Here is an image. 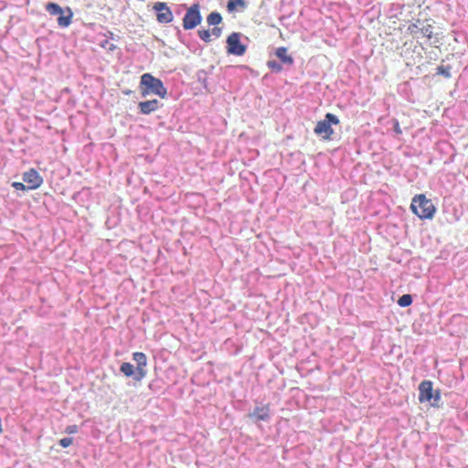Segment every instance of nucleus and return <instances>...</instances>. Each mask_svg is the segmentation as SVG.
I'll use <instances>...</instances> for the list:
<instances>
[{
  "mask_svg": "<svg viewBox=\"0 0 468 468\" xmlns=\"http://www.w3.org/2000/svg\"><path fill=\"white\" fill-rule=\"evenodd\" d=\"M139 89L142 97L154 94L164 99L167 96V90L163 81L151 73H144L141 76Z\"/></svg>",
  "mask_w": 468,
  "mask_h": 468,
  "instance_id": "1",
  "label": "nucleus"
},
{
  "mask_svg": "<svg viewBox=\"0 0 468 468\" xmlns=\"http://www.w3.org/2000/svg\"><path fill=\"white\" fill-rule=\"evenodd\" d=\"M410 210L420 219H431L437 209L431 199L424 194H418L411 200Z\"/></svg>",
  "mask_w": 468,
  "mask_h": 468,
  "instance_id": "2",
  "label": "nucleus"
},
{
  "mask_svg": "<svg viewBox=\"0 0 468 468\" xmlns=\"http://www.w3.org/2000/svg\"><path fill=\"white\" fill-rule=\"evenodd\" d=\"M342 133L339 118L331 112L324 116V140H335Z\"/></svg>",
  "mask_w": 468,
  "mask_h": 468,
  "instance_id": "3",
  "label": "nucleus"
},
{
  "mask_svg": "<svg viewBox=\"0 0 468 468\" xmlns=\"http://www.w3.org/2000/svg\"><path fill=\"white\" fill-rule=\"evenodd\" d=\"M46 10L51 16H58V24L61 27H68L72 21L73 13L69 7L64 11L62 7L54 2H48L45 6Z\"/></svg>",
  "mask_w": 468,
  "mask_h": 468,
  "instance_id": "4",
  "label": "nucleus"
},
{
  "mask_svg": "<svg viewBox=\"0 0 468 468\" xmlns=\"http://www.w3.org/2000/svg\"><path fill=\"white\" fill-rule=\"evenodd\" d=\"M243 35L239 32H232L226 39V51L229 55L243 56L247 46L241 42Z\"/></svg>",
  "mask_w": 468,
  "mask_h": 468,
  "instance_id": "5",
  "label": "nucleus"
},
{
  "mask_svg": "<svg viewBox=\"0 0 468 468\" xmlns=\"http://www.w3.org/2000/svg\"><path fill=\"white\" fill-rule=\"evenodd\" d=\"M182 21V25L185 30L194 29L202 22L200 5L198 3L193 4L186 9Z\"/></svg>",
  "mask_w": 468,
  "mask_h": 468,
  "instance_id": "6",
  "label": "nucleus"
},
{
  "mask_svg": "<svg viewBox=\"0 0 468 468\" xmlns=\"http://www.w3.org/2000/svg\"><path fill=\"white\" fill-rule=\"evenodd\" d=\"M153 10L155 12L156 20L160 24H168L174 19L172 10L165 2H155L153 5Z\"/></svg>",
  "mask_w": 468,
  "mask_h": 468,
  "instance_id": "7",
  "label": "nucleus"
},
{
  "mask_svg": "<svg viewBox=\"0 0 468 468\" xmlns=\"http://www.w3.org/2000/svg\"><path fill=\"white\" fill-rule=\"evenodd\" d=\"M419 401L420 403L431 402L432 399L434 389L433 383L431 380H423L419 385Z\"/></svg>",
  "mask_w": 468,
  "mask_h": 468,
  "instance_id": "8",
  "label": "nucleus"
},
{
  "mask_svg": "<svg viewBox=\"0 0 468 468\" xmlns=\"http://www.w3.org/2000/svg\"><path fill=\"white\" fill-rule=\"evenodd\" d=\"M23 181L27 184L28 190H33L41 186L43 178L37 170L31 168L23 174Z\"/></svg>",
  "mask_w": 468,
  "mask_h": 468,
  "instance_id": "9",
  "label": "nucleus"
},
{
  "mask_svg": "<svg viewBox=\"0 0 468 468\" xmlns=\"http://www.w3.org/2000/svg\"><path fill=\"white\" fill-rule=\"evenodd\" d=\"M133 359L135 361L136 373H137V381L142 380L147 374V370L145 367L147 365V357L146 355L143 352H135L133 354Z\"/></svg>",
  "mask_w": 468,
  "mask_h": 468,
  "instance_id": "10",
  "label": "nucleus"
},
{
  "mask_svg": "<svg viewBox=\"0 0 468 468\" xmlns=\"http://www.w3.org/2000/svg\"><path fill=\"white\" fill-rule=\"evenodd\" d=\"M248 417L255 423L259 420L269 421L271 418L269 405L256 407L251 412L248 414Z\"/></svg>",
  "mask_w": 468,
  "mask_h": 468,
  "instance_id": "11",
  "label": "nucleus"
},
{
  "mask_svg": "<svg viewBox=\"0 0 468 468\" xmlns=\"http://www.w3.org/2000/svg\"><path fill=\"white\" fill-rule=\"evenodd\" d=\"M163 104L156 99L140 101L138 103V109L140 113L148 115L162 107Z\"/></svg>",
  "mask_w": 468,
  "mask_h": 468,
  "instance_id": "12",
  "label": "nucleus"
},
{
  "mask_svg": "<svg viewBox=\"0 0 468 468\" xmlns=\"http://www.w3.org/2000/svg\"><path fill=\"white\" fill-rule=\"evenodd\" d=\"M275 56L285 65H292L293 63L292 57L287 54V48L284 47L276 48Z\"/></svg>",
  "mask_w": 468,
  "mask_h": 468,
  "instance_id": "13",
  "label": "nucleus"
},
{
  "mask_svg": "<svg viewBox=\"0 0 468 468\" xmlns=\"http://www.w3.org/2000/svg\"><path fill=\"white\" fill-rule=\"evenodd\" d=\"M120 371L125 377H133L137 381L136 368L129 362H122L120 366Z\"/></svg>",
  "mask_w": 468,
  "mask_h": 468,
  "instance_id": "14",
  "label": "nucleus"
},
{
  "mask_svg": "<svg viewBox=\"0 0 468 468\" xmlns=\"http://www.w3.org/2000/svg\"><path fill=\"white\" fill-rule=\"evenodd\" d=\"M207 22L208 26H218L222 22V16L218 11H213L207 16Z\"/></svg>",
  "mask_w": 468,
  "mask_h": 468,
  "instance_id": "15",
  "label": "nucleus"
},
{
  "mask_svg": "<svg viewBox=\"0 0 468 468\" xmlns=\"http://www.w3.org/2000/svg\"><path fill=\"white\" fill-rule=\"evenodd\" d=\"M238 6L245 8L246 2L244 0H229L227 3V9L229 13L234 12Z\"/></svg>",
  "mask_w": 468,
  "mask_h": 468,
  "instance_id": "16",
  "label": "nucleus"
},
{
  "mask_svg": "<svg viewBox=\"0 0 468 468\" xmlns=\"http://www.w3.org/2000/svg\"><path fill=\"white\" fill-rule=\"evenodd\" d=\"M412 302H413L412 295L409 294V293H405L399 297L397 303L400 307H408V306L411 305Z\"/></svg>",
  "mask_w": 468,
  "mask_h": 468,
  "instance_id": "17",
  "label": "nucleus"
},
{
  "mask_svg": "<svg viewBox=\"0 0 468 468\" xmlns=\"http://www.w3.org/2000/svg\"><path fill=\"white\" fill-rule=\"evenodd\" d=\"M452 66L451 65H441L437 68V74L441 75L446 79L452 78L451 74Z\"/></svg>",
  "mask_w": 468,
  "mask_h": 468,
  "instance_id": "18",
  "label": "nucleus"
},
{
  "mask_svg": "<svg viewBox=\"0 0 468 468\" xmlns=\"http://www.w3.org/2000/svg\"><path fill=\"white\" fill-rule=\"evenodd\" d=\"M197 80L207 89V73L204 69H200L196 74Z\"/></svg>",
  "mask_w": 468,
  "mask_h": 468,
  "instance_id": "19",
  "label": "nucleus"
},
{
  "mask_svg": "<svg viewBox=\"0 0 468 468\" xmlns=\"http://www.w3.org/2000/svg\"><path fill=\"white\" fill-rule=\"evenodd\" d=\"M197 35L206 43H209L211 41V33L208 29H199L197 31Z\"/></svg>",
  "mask_w": 468,
  "mask_h": 468,
  "instance_id": "20",
  "label": "nucleus"
},
{
  "mask_svg": "<svg viewBox=\"0 0 468 468\" xmlns=\"http://www.w3.org/2000/svg\"><path fill=\"white\" fill-rule=\"evenodd\" d=\"M434 397H432L431 401L430 402L432 407L439 408L441 406V390L440 389H434Z\"/></svg>",
  "mask_w": 468,
  "mask_h": 468,
  "instance_id": "21",
  "label": "nucleus"
},
{
  "mask_svg": "<svg viewBox=\"0 0 468 468\" xmlns=\"http://www.w3.org/2000/svg\"><path fill=\"white\" fill-rule=\"evenodd\" d=\"M267 65L273 72L276 73L281 72L282 69L281 63L276 60H269Z\"/></svg>",
  "mask_w": 468,
  "mask_h": 468,
  "instance_id": "22",
  "label": "nucleus"
},
{
  "mask_svg": "<svg viewBox=\"0 0 468 468\" xmlns=\"http://www.w3.org/2000/svg\"><path fill=\"white\" fill-rule=\"evenodd\" d=\"M420 33L427 38L431 39L433 36L432 26L431 25L422 26L420 28Z\"/></svg>",
  "mask_w": 468,
  "mask_h": 468,
  "instance_id": "23",
  "label": "nucleus"
},
{
  "mask_svg": "<svg viewBox=\"0 0 468 468\" xmlns=\"http://www.w3.org/2000/svg\"><path fill=\"white\" fill-rule=\"evenodd\" d=\"M420 24V21L418 20L417 23H413V24H410L408 27L409 31L412 34V35H415L417 34L418 32H420V28L421 27H420L419 25Z\"/></svg>",
  "mask_w": 468,
  "mask_h": 468,
  "instance_id": "24",
  "label": "nucleus"
},
{
  "mask_svg": "<svg viewBox=\"0 0 468 468\" xmlns=\"http://www.w3.org/2000/svg\"><path fill=\"white\" fill-rule=\"evenodd\" d=\"M72 442L73 439L71 437H64L58 441V444L63 448L69 447Z\"/></svg>",
  "mask_w": 468,
  "mask_h": 468,
  "instance_id": "25",
  "label": "nucleus"
},
{
  "mask_svg": "<svg viewBox=\"0 0 468 468\" xmlns=\"http://www.w3.org/2000/svg\"><path fill=\"white\" fill-rule=\"evenodd\" d=\"M79 431V427L77 425H69L65 429V432L68 434L77 433Z\"/></svg>",
  "mask_w": 468,
  "mask_h": 468,
  "instance_id": "26",
  "label": "nucleus"
},
{
  "mask_svg": "<svg viewBox=\"0 0 468 468\" xmlns=\"http://www.w3.org/2000/svg\"><path fill=\"white\" fill-rule=\"evenodd\" d=\"M12 186L16 190H28L27 186H25L21 182H14L12 183Z\"/></svg>",
  "mask_w": 468,
  "mask_h": 468,
  "instance_id": "27",
  "label": "nucleus"
},
{
  "mask_svg": "<svg viewBox=\"0 0 468 468\" xmlns=\"http://www.w3.org/2000/svg\"><path fill=\"white\" fill-rule=\"evenodd\" d=\"M210 33H211V36L213 35L215 37L218 38L221 36L222 28L215 26V27L212 28Z\"/></svg>",
  "mask_w": 468,
  "mask_h": 468,
  "instance_id": "28",
  "label": "nucleus"
},
{
  "mask_svg": "<svg viewBox=\"0 0 468 468\" xmlns=\"http://www.w3.org/2000/svg\"><path fill=\"white\" fill-rule=\"evenodd\" d=\"M393 130H394V132L397 134H401L402 133V131H401L400 126H399V122L396 119L393 120Z\"/></svg>",
  "mask_w": 468,
  "mask_h": 468,
  "instance_id": "29",
  "label": "nucleus"
},
{
  "mask_svg": "<svg viewBox=\"0 0 468 468\" xmlns=\"http://www.w3.org/2000/svg\"><path fill=\"white\" fill-rule=\"evenodd\" d=\"M322 130H323V127H322V121H318L316 122V125L314 127V133L318 135L322 134Z\"/></svg>",
  "mask_w": 468,
  "mask_h": 468,
  "instance_id": "30",
  "label": "nucleus"
},
{
  "mask_svg": "<svg viewBox=\"0 0 468 468\" xmlns=\"http://www.w3.org/2000/svg\"><path fill=\"white\" fill-rule=\"evenodd\" d=\"M109 48H110V50H113L115 48V46L113 44H112Z\"/></svg>",
  "mask_w": 468,
  "mask_h": 468,
  "instance_id": "31",
  "label": "nucleus"
},
{
  "mask_svg": "<svg viewBox=\"0 0 468 468\" xmlns=\"http://www.w3.org/2000/svg\"><path fill=\"white\" fill-rule=\"evenodd\" d=\"M106 43H108V40H105V42H103V44H101V47H104L106 45Z\"/></svg>",
  "mask_w": 468,
  "mask_h": 468,
  "instance_id": "32",
  "label": "nucleus"
},
{
  "mask_svg": "<svg viewBox=\"0 0 468 468\" xmlns=\"http://www.w3.org/2000/svg\"><path fill=\"white\" fill-rule=\"evenodd\" d=\"M106 43H108V40H105V42H103V44H101V47H104L106 45Z\"/></svg>",
  "mask_w": 468,
  "mask_h": 468,
  "instance_id": "33",
  "label": "nucleus"
},
{
  "mask_svg": "<svg viewBox=\"0 0 468 468\" xmlns=\"http://www.w3.org/2000/svg\"><path fill=\"white\" fill-rule=\"evenodd\" d=\"M106 43H108V40H105V42H103V44H101V47H104L106 45Z\"/></svg>",
  "mask_w": 468,
  "mask_h": 468,
  "instance_id": "34",
  "label": "nucleus"
},
{
  "mask_svg": "<svg viewBox=\"0 0 468 468\" xmlns=\"http://www.w3.org/2000/svg\"><path fill=\"white\" fill-rule=\"evenodd\" d=\"M130 93H131V90L125 91V94H130Z\"/></svg>",
  "mask_w": 468,
  "mask_h": 468,
  "instance_id": "35",
  "label": "nucleus"
}]
</instances>
